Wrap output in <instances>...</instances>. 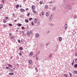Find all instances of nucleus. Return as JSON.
I'll return each mask as SVG.
<instances>
[{"label": "nucleus", "mask_w": 77, "mask_h": 77, "mask_svg": "<svg viewBox=\"0 0 77 77\" xmlns=\"http://www.w3.org/2000/svg\"><path fill=\"white\" fill-rule=\"evenodd\" d=\"M66 7L69 10H70V9H72V7L69 5H68Z\"/></svg>", "instance_id": "obj_1"}, {"label": "nucleus", "mask_w": 77, "mask_h": 77, "mask_svg": "<svg viewBox=\"0 0 77 77\" xmlns=\"http://www.w3.org/2000/svg\"><path fill=\"white\" fill-rule=\"evenodd\" d=\"M53 15H51L50 17L49 20L50 21H51L52 20H53Z\"/></svg>", "instance_id": "obj_2"}, {"label": "nucleus", "mask_w": 77, "mask_h": 77, "mask_svg": "<svg viewBox=\"0 0 77 77\" xmlns=\"http://www.w3.org/2000/svg\"><path fill=\"white\" fill-rule=\"evenodd\" d=\"M31 8L32 10V11L35 10V5H32L31 7Z\"/></svg>", "instance_id": "obj_3"}, {"label": "nucleus", "mask_w": 77, "mask_h": 77, "mask_svg": "<svg viewBox=\"0 0 77 77\" xmlns=\"http://www.w3.org/2000/svg\"><path fill=\"white\" fill-rule=\"evenodd\" d=\"M27 35L28 36H30V35H31V33H30V32H29V31L27 32L26 33Z\"/></svg>", "instance_id": "obj_4"}, {"label": "nucleus", "mask_w": 77, "mask_h": 77, "mask_svg": "<svg viewBox=\"0 0 77 77\" xmlns=\"http://www.w3.org/2000/svg\"><path fill=\"white\" fill-rule=\"evenodd\" d=\"M37 20L38 19H34V22L35 24L37 23V21H38Z\"/></svg>", "instance_id": "obj_5"}, {"label": "nucleus", "mask_w": 77, "mask_h": 77, "mask_svg": "<svg viewBox=\"0 0 77 77\" xmlns=\"http://www.w3.org/2000/svg\"><path fill=\"white\" fill-rule=\"evenodd\" d=\"M25 22H26V23H29V20L27 19H25Z\"/></svg>", "instance_id": "obj_6"}, {"label": "nucleus", "mask_w": 77, "mask_h": 77, "mask_svg": "<svg viewBox=\"0 0 77 77\" xmlns=\"http://www.w3.org/2000/svg\"><path fill=\"white\" fill-rule=\"evenodd\" d=\"M14 72L13 73H9V75H14Z\"/></svg>", "instance_id": "obj_7"}, {"label": "nucleus", "mask_w": 77, "mask_h": 77, "mask_svg": "<svg viewBox=\"0 0 77 77\" xmlns=\"http://www.w3.org/2000/svg\"><path fill=\"white\" fill-rule=\"evenodd\" d=\"M67 29V24H66L65 25V29Z\"/></svg>", "instance_id": "obj_8"}, {"label": "nucleus", "mask_w": 77, "mask_h": 77, "mask_svg": "<svg viewBox=\"0 0 77 77\" xmlns=\"http://www.w3.org/2000/svg\"><path fill=\"white\" fill-rule=\"evenodd\" d=\"M32 12H33L34 14H36L37 13V12L36 11H35V10H32Z\"/></svg>", "instance_id": "obj_9"}, {"label": "nucleus", "mask_w": 77, "mask_h": 77, "mask_svg": "<svg viewBox=\"0 0 77 77\" xmlns=\"http://www.w3.org/2000/svg\"><path fill=\"white\" fill-rule=\"evenodd\" d=\"M8 66H9V67H10V68H12V65L10 64H9L8 65Z\"/></svg>", "instance_id": "obj_10"}, {"label": "nucleus", "mask_w": 77, "mask_h": 77, "mask_svg": "<svg viewBox=\"0 0 77 77\" xmlns=\"http://www.w3.org/2000/svg\"><path fill=\"white\" fill-rule=\"evenodd\" d=\"M59 39L60 41H62V38L61 37H60L59 38Z\"/></svg>", "instance_id": "obj_11"}, {"label": "nucleus", "mask_w": 77, "mask_h": 77, "mask_svg": "<svg viewBox=\"0 0 77 77\" xmlns=\"http://www.w3.org/2000/svg\"><path fill=\"white\" fill-rule=\"evenodd\" d=\"M32 61L31 60H29V64H31L32 63Z\"/></svg>", "instance_id": "obj_12"}, {"label": "nucleus", "mask_w": 77, "mask_h": 77, "mask_svg": "<svg viewBox=\"0 0 77 77\" xmlns=\"http://www.w3.org/2000/svg\"><path fill=\"white\" fill-rule=\"evenodd\" d=\"M10 71L11 72H13L14 71V70H13V69H10Z\"/></svg>", "instance_id": "obj_13"}, {"label": "nucleus", "mask_w": 77, "mask_h": 77, "mask_svg": "<svg viewBox=\"0 0 77 77\" xmlns=\"http://www.w3.org/2000/svg\"><path fill=\"white\" fill-rule=\"evenodd\" d=\"M39 36V34H37L35 36H36V38H38V36Z\"/></svg>", "instance_id": "obj_14"}, {"label": "nucleus", "mask_w": 77, "mask_h": 77, "mask_svg": "<svg viewBox=\"0 0 77 77\" xmlns=\"http://www.w3.org/2000/svg\"><path fill=\"white\" fill-rule=\"evenodd\" d=\"M11 38L12 40H14V36L11 37Z\"/></svg>", "instance_id": "obj_15"}, {"label": "nucleus", "mask_w": 77, "mask_h": 77, "mask_svg": "<svg viewBox=\"0 0 77 77\" xmlns=\"http://www.w3.org/2000/svg\"><path fill=\"white\" fill-rule=\"evenodd\" d=\"M20 11H21V12H24V10L23 9H21Z\"/></svg>", "instance_id": "obj_16"}, {"label": "nucleus", "mask_w": 77, "mask_h": 77, "mask_svg": "<svg viewBox=\"0 0 77 77\" xmlns=\"http://www.w3.org/2000/svg\"><path fill=\"white\" fill-rule=\"evenodd\" d=\"M46 17H48V15H49V14H48V13H46Z\"/></svg>", "instance_id": "obj_17"}, {"label": "nucleus", "mask_w": 77, "mask_h": 77, "mask_svg": "<svg viewBox=\"0 0 77 77\" xmlns=\"http://www.w3.org/2000/svg\"><path fill=\"white\" fill-rule=\"evenodd\" d=\"M73 72H74V73H75V74H77V71L76 70L73 71Z\"/></svg>", "instance_id": "obj_18"}, {"label": "nucleus", "mask_w": 77, "mask_h": 77, "mask_svg": "<svg viewBox=\"0 0 77 77\" xmlns=\"http://www.w3.org/2000/svg\"><path fill=\"white\" fill-rule=\"evenodd\" d=\"M19 49L20 50H23V48H22V47H20L19 48Z\"/></svg>", "instance_id": "obj_19"}, {"label": "nucleus", "mask_w": 77, "mask_h": 77, "mask_svg": "<svg viewBox=\"0 0 77 77\" xmlns=\"http://www.w3.org/2000/svg\"><path fill=\"white\" fill-rule=\"evenodd\" d=\"M39 3H40V5H42V1H41L39 2Z\"/></svg>", "instance_id": "obj_20"}, {"label": "nucleus", "mask_w": 77, "mask_h": 77, "mask_svg": "<svg viewBox=\"0 0 77 77\" xmlns=\"http://www.w3.org/2000/svg\"><path fill=\"white\" fill-rule=\"evenodd\" d=\"M33 52H30V55L31 56H32V55H33Z\"/></svg>", "instance_id": "obj_21"}, {"label": "nucleus", "mask_w": 77, "mask_h": 77, "mask_svg": "<svg viewBox=\"0 0 77 77\" xmlns=\"http://www.w3.org/2000/svg\"><path fill=\"white\" fill-rule=\"evenodd\" d=\"M18 26H19V27H20V26H21V24L19 23L18 24Z\"/></svg>", "instance_id": "obj_22"}, {"label": "nucleus", "mask_w": 77, "mask_h": 77, "mask_svg": "<svg viewBox=\"0 0 77 77\" xmlns=\"http://www.w3.org/2000/svg\"><path fill=\"white\" fill-rule=\"evenodd\" d=\"M51 57H52V55H51V54H50L49 57V58H51Z\"/></svg>", "instance_id": "obj_23"}, {"label": "nucleus", "mask_w": 77, "mask_h": 77, "mask_svg": "<svg viewBox=\"0 0 77 77\" xmlns=\"http://www.w3.org/2000/svg\"><path fill=\"white\" fill-rule=\"evenodd\" d=\"M45 9H47V8H48V6L47 5H45Z\"/></svg>", "instance_id": "obj_24"}, {"label": "nucleus", "mask_w": 77, "mask_h": 77, "mask_svg": "<svg viewBox=\"0 0 77 77\" xmlns=\"http://www.w3.org/2000/svg\"><path fill=\"white\" fill-rule=\"evenodd\" d=\"M9 26H13L12 25V24L11 23H9Z\"/></svg>", "instance_id": "obj_25"}, {"label": "nucleus", "mask_w": 77, "mask_h": 77, "mask_svg": "<svg viewBox=\"0 0 77 77\" xmlns=\"http://www.w3.org/2000/svg\"><path fill=\"white\" fill-rule=\"evenodd\" d=\"M17 8H19V5H17L16 6Z\"/></svg>", "instance_id": "obj_26"}, {"label": "nucleus", "mask_w": 77, "mask_h": 77, "mask_svg": "<svg viewBox=\"0 0 77 77\" xmlns=\"http://www.w3.org/2000/svg\"><path fill=\"white\" fill-rule=\"evenodd\" d=\"M6 21L5 20H3V23H6Z\"/></svg>", "instance_id": "obj_27"}, {"label": "nucleus", "mask_w": 77, "mask_h": 77, "mask_svg": "<svg viewBox=\"0 0 77 77\" xmlns=\"http://www.w3.org/2000/svg\"><path fill=\"white\" fill-rule=\"evenodd\" d=\"M31 24L32 26H33L34 25V23H33V22H32Z\"/></svg>", "instance_id": "obj_28"}, {"label": "nucleus", "mask_w": 77, "mask_h": 77, "mask_svg": "<svg viewBox=\"0 0 77 77\" xmlns=\"http://www.w3.org/2000/svg\"><path fill=\"white\" fill-rule=\"evenodd\" d=\"M0 7L1 8H3V5H0Z\"/></svg>", "instance_id": "obj_29"}, {"label": "nucleus", "mask_w": 77, "mask_h": 77, "mask_svg": "<svg viewBox=\"0 0 77 77\" xmlns=\"http://www.w3.org/2000/svg\"><path fill=\"white\" fill-rule=\"evenodd\" d=\"M74 61H73V62H72V66H73V64H74Z\"/></svg>", "instance_id": "obj_30"}, {"label": "nucleus", "mask_w": 77, "mask_h": 77, "mask_svg": "<svg viewBox=\"0 0 77 77\" xmlns=\"http://www.w3.org/2000/svg\"><path fill=\"white\" fill-rule=\"evenodd\" d=\"M74 66L75 68H77V64H75V66Z\"/></svg>", "instance_id": "obj_31"}, {"label": "nucleus", "mask_w": 77, "mask_h": 77, "mask_svg": "<svg viewBox=\"0 0 77 77\" xmlns=\"http://www.w3.org/2000/svg\"><path fill=\"white\" fill-rule=\"evenodd\" d=\"M18 42H19V43H20V42H21L20 41V39L18 40Z\"/></svg>", "instance_id": "obj_32"}, {"label": "nucleus", "mask_w": 77, "mask_h": 77, "mask_svg": "<svg viewBox=\"0 0 77 77\" xmlns=\"http://www.w3.org/2000/svg\"><path fill=\"white\" fill-rule=\"evenodd\" d=\"M29 21H30L31 20H32V18H29Z\"/></svg>", "instance_id": "obj_33"}, {"label": "nucleus", "mask_w": 77, "mask_h": 77, "mask_svg": "<svg viewBox=\"0 0 77 77\" xmlns=\"http://www.w3.org/2000/svg\"><path fill=\"white\" fill-rule=\"evenodd\" d=\"M54 26V24L53 23H51V26Z\"/></svg>", "instance_id": "obj_34"}, {"label": "nucleus", "mask_w": 77, "mask_h": 77, "mask_svg": "<svg viewBox=\"0 0 77 77\" xmlns=\"http://www.w3.org/2000/svg\"><path fill=\"white\" fill-rule=\"evenodd\" d=\"M42 15H44V12L42 11Z\"/></svg>", "instance_id": "obj_35"}, {"label": "nucleus", "mask_w": 77, "mask_h": 77, "mask_svg": "<svg viewBox=\"0 0 77 77\" xmlns=\"http://www.w3.org/2000/svg\"><path fill=\"white\" fill-rule=\"evenodd\" d=\"M29 15H30V13H28L27 14V16H29Z\"/></svg>", "instance_id": "obj_36"}, {"label": "nucleus", "mask_w": 77, "mask_h": 77, "mask_svg": "<svg viewBox=\"0 0 77 77\" xmlns=\"http://www.w3.org/2000/svg\"><path fill=\"white\" fill-rule=\"evenodd\" d=\"M19 55L20 56H21V55H22V54H21V53H19Z\"/></svg>", "instance_id": "obj_37"}, {"label": "nucleus", "mask_w": 77, "mask_h": 77, "mask_svg": "<svg viewBox=\"0 0 77 77\" xmlns=\"http://www.w3.org/2000/svg\"><path fill=\"white\" fill-rule=\"evenodd\" d=\"M6 69H9V67L8 66H7L6 67Z\"/></svg>", "instance_id": "obj_38"}, {"label": "nucleus", "mask_w": 77, "mask_h": 77, "mask_svg": "<svg viewBox=\"0 0 77 77\" xmlns=\"http://www.w3.org/2000/svg\"><path fill=\"white\" fill-rule=\"evenodd\" d=\"M21 28H22V29H24V27L23 26H22L21 27Z\"/></svg>", "instance_id": "obj_39"}, {"label": "nucleus", "mask_w": 77, "mask_h": 77, "mask_svg": "<svg viewBox=\"0 0 77 77\" xmlns=\"http://www.w3.org/2000/svg\"><path fill=\"white\" fill-rule=\"evenodd\" d=\"M2 2L3 3H5V2H4V0H2Z\"/></svg>", "instance_id": "obj_40"}, {"label": "nucleus", "mask_w": 77, "mask_h": 77, "mask_svg": "<svg viewBox=\"0 0 77 77\" xmlns=\"http://www.w3.org/2000/svg\"><path fill=\"white\" fill-rule=\"evenodd\" d=\"M8 17H5V19L6 20H8Z\"/></svg>", "instance_id": "obj_41"}, {"label": "nucleus", "mask_w": 77, "mask_h": 77, "mask_svg": "<svg viewBox=\"0 0 77 77\" xmlns=\"http://www.w3.org/2000/svg\"><path fill=\"white\" fill-rule=\"evenodd\" d=\"M70 77H72V74L70 73Z\"/></svg>", "instance_id": "obj_42"}, {"label": "nucleus", "mask_w": 77, "mask_h": 77, "mask_svg": "<svg viewBox=\"0 0 77 77\" xmlns=\"http://www.w3.org/2000/svg\"><path fill=\"white\" fill-rule=\"evenodd\" d=\"M35 58H36V59H37V60H38V57H37V56Z\"/></svg>", "instance_id": "obj_43"}, {"label": "nucleus", "mask_w": 77, "mask_h": 77, "mask_svg": "<svg viewBox=\"0 0 77 77\" xmlns=\"http://www.w3.org/2000/svg\"><path fill=\"white\" fill-rule=\"evenodd\" d=\"M75 61L76 62H77V59H75Z\"/></svg>", "instance_id": "obj_44"}, {"label": "nucleus", "mask_w": 77, "mask_h": 77, "mask_svg": "<svg viewBox=\"0 0 77 77\" xmlns=\"http://www.w3.org/2000/svg\"><path fill=\"white\" fill-rule=\"evenodd\" d=\"M40 52L38 51V53L37 54V55H38V54H39Z\"/></svg>", "instance_id": "obj_45"}, {"label": "nucleus", "mask_w": 77, "mask_h": 77, "mask_svg": "<svg viewBox=\"0 0 77 77\" xmlns=\"http://www.w3.org/2000/svg\"><path fill=\"white\" fill-rule=\"evenodd\" d=\"M3 26L4 27H6V25L5 24H4Z\"/></svg>", "instance_id": "obj_46"}, {"label": "nucleus", "mask_w": 77, "mask_h": 77, "mask_svg": "<svg viewBox=\"0 0 77 77\" xmlns=\"http://www.w3.org/2000/svg\"><path fill=\"white\" fill-rule=\"evenodd\" d=\"M35 69H36V70H37V71H38V69L37 68H36Z\"/></svg>", "instance_id": "obj_47"}, {"label": "nucleus", "mask_w": 77, "mask_h": 77, "mask_svg": "<svg viewBox=\"0 0 77 77\" xmlns=\"http://www.w3.org/2000/svg\"><path fill=\"white\" fill-rule=\"evenodd\" d=\"M64 76H65V77H67L66 75V74H64Z\"/></svg>", "instance_id": "obj_48"}, {"label": "nucleus", "mask_w": 77, "mask_h": 77, "mask_svg": "<svg viewBox=\"0 0 77 77\" xmlns=\"http://www.w3.org/2000/svg\"><path fill=\"white\" fill-rule=\"evenodd\" d=\"M12 33H10V36H12Z\"/></svg>", "instance_id": "obj_49"}, {"label": "nucleus", "mask_w": 77, "mask_h": 77, "mask_svg": "<svg viewBox=\"0 0 77 77\" xmlns=\"http://www.w3.org/2000/svg\"><path fill=\"white\" fill-rule=\"evenodd\" d=\"M22 33H24V31H22Z\"/></svg>", "instance_id": "obj_50"}, {"label": "nucleus", "mask_w": 77, "mask_h": 77, "mask_svg": "<svg viewBox=\"0 0 77 77\" xmlns=\"http://www.w3.org/2000/svg\"><path fill=\"white\" fill-rule=\"evenodd\" d=\"M55 9H56V8L54 7V8L53 9L54 10Z\"/></svg>", "instance_id": "obj_51"}, {"label": "nucleus", "mask_w": 77, "mask_h": 77, "mask_svg": "<svg viewBox=\"0 0 77 77\" xmlns=\"http://www.w3.org/2000/svg\"><path fill=\"white\" fill-rule=\"evenodd\" d=\"M17 20H14V22H17Z\"/></svg>", "instance_id": "obj_52"}, {"label": "nucleus", "mask_w": 77, "mask_h": 77, "mask_svg": "<svg viewBox=\"0 0 77 77\" xmlns=\"http://www.w3.org/2000/svg\"><path fill=\"white\" fill-rule=\"evenodd\" d=\"M75 55L76 56H77V53L75 54Z\"/></svg>", "instance_id": "obj_53"}, {"label": "nucleus", "mask_w": 77, "mask_h": 77, "mask_svg": "<svg viewBox=\"0 0 77 77\" xmlns=\"http://www.w3.org/2000/svg\"><path fill=\"white\" fill-rule=\"evenodd\" d=\"M28 9H29L28 8H26V11H27V10H28Z\"/></svg>", "instance_id": "obj_54"}, {"label": "nucleus", "mask_w": 77, "mask_h": 77, "mask_svg": "<svg viewBox=\"0 0 77 77\" xmlns=\"http://www.w3.org/2000/svg\"><path fill=\"white\" fill-rule=\"evenodd\" d=\"M13 16H14L15 15V14H13Z\"/></svg>", "instance_id": "obj_55"}, {"label": "nucleus", "mask_w": 77, "mask_h": 77, "mask_svg": "<svg viewBox=\"0 0 77 77\" xmlns=\"http://www.w3.org/2000/svg\"><path fill=\"white\" fill-rule=\"evenodd\" d=\"M52 3V2H49V4H51V3Z\"/></svg>", "instance_id": "obj_56"}, {"label": "nucleus", "mask_w": 77, "mask_h": 77, "mask_svg": "<svg viewBox=\"0 0 77 77\" xmlns=\"http://www.w3.org/2000/svg\"><path fill=\"white\" fill-rule=\"evenodd\" d=\"M16 32H18V30H16Z\"/></svg>", "instance_id": "obj_57"}, {"label": "nucleus", "mask_w": 77, "mask_h": 77, "mask_svg": "<svg viewBox=\"0 0 77 77\" xmlns=\"http://www.w3.org/2000/svg\"><path fill=\"white\" fill-rule=\"evenodd\" d=\"M25 34H24V33H23V35H25Z\"/></svg>", "instance_id": "obj_58"}, {"label": "nucleus", "mask_w": 77, "mask_h": 77, "mask_svg": "<svg viewBox=\"0 0 77 77\" xmlns=\"http://www.w3.org/2000/svg\"><path fill=\"white\" fill-rule=\"evenodd\" d=\"M48 33H50V31H48Z\"/></svg>", "instance_id": "obj_59"}, {"label": "nucleus", "mask_w": 77, "mask_h": 77, "mask_svg": "<svg viewBox=\"0 0 77 77\" xmlns=\"http://www.w3.org/2000/svg\"><path fill=\"white\" fill-rule=\"evenodd\" d=\"M21 5H20V8H21Z\"/></svg>", "instance_id": "obj_60"}, {"label": "nucleus", "mask_w": 77, "mask_h": 77, "mask_svg": "<svg viewBox=\"0 0 77 77\" xmlns=\"http://www.w3.org/2000/svg\"><path fill=\"white\" fill-rule=\"evenodd\" d=\"M74 18H76V17H74Z\"/></svg>", "instance_id": "obj_61"}, {"label": "nucleus", "mask_w": 77, "mask_h": 77, "mask_svg": "<svg viewBox=\"0 0 77 77\" xmlns=\"http://www.w3.org/2000/svg\"><path fill=\"white\" fill-rule=\"evenodd\" d=\"M2 8H1V7H0V9H1Z\"/></svg>", "instance_id": "obj_62"}, {"label": "nucleus", "mask_w": 77, "mask_h": 77, "mask_svg": "<svg viewBox=\"0 0 77 77\" xmlns=\"http://www.w3.org/2000/svg\"><path fill=\"white\" fill-rule=\"evenodd\" d=\"M48 45V44H46V45Z\"/></svg>", "instance_id": "obj_63"}, {"label": "nucleus", "mask_w": 77, "mask_h": 77, "mask_svg": "<svg viewBox=\"0 0 77 77\" xmlns=\"http://www.w3.org/2000/svg\"><path fill=\"white\" fill-rule=\"evenodd\" d=\"M38 23H39V22H38Z\"/></svg>", "instance_id": "obj_64"}]
</instances>
